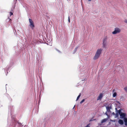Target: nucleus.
I'll list each match as a JSON object with an SVG mask.
<instances>
[{"mask_svg": "<svg viewBox=\"0 0 127 127\" xmlns=\"http://www.w3.org/2000/svg\"><path fill=\"white\" fill-rule=\"evenodd\" d=\"M29 22L30 23L29 26L32 29H33L34 27V25L32 20L30 19H29Z\"/></svg>", "mask_w": 127, "mask_h": 127, "instance_id": "obj_4", "label": "nucleus"}, {"mask_svg": "<svg viewBox=\"0 0 127 127\" xmlns=\"http://www.w3.org/2000/svg\"><path fill=\"white\" fill-rule=\"evenodd\" d=\"M85 100V99H83V100H82V101L80 102V103L81 104H82V103L83 102H84V101Z\"/></svg>", "mask_w": 127, "mask_h": 127, "instance_id": "obj_14", "label": "nucleus"}, {"mask_svg": "<svg viewBox=\"0 0 127 127\" xmlns=\"http://www.w3.org/2000/svg\"><path fill=\"white\" fill-rule=\"evenodd\" d=\"M103 96V94L102 93H100L99 94V95L97 97V100H100L102 98Z\"/></svg>", "mask_w": 127, "mask_h": 127, "instance_id": "obj_5", "label": "nucleus"}, {"mask_svg": "<svg viewBox=\"0 0 127 127\" xmlns=\"http://www.w3.org/2000/svg\"><path fill=\"white\" fill-rule=\"evenodd\" d=\"M105 114H106V115H107V112H106L105 113Z\"/></svg>", "mask_w": 127, "mask_h": 127, "instance_id": "obj_23", "label": "nucleus"}, {"mask_svg": "<svg viewBox=\"0 0 127 127\" xmlns=\"http://www.w3.org/2000/svg\"><path fill=\"white\" fill-rule=\"evenodd\" d=\"M124 89L125 91L127 93V87L124 88Z\"/></svg>", "mask_w": 127, "mask_h": 127, "instance_id": "obj_15", "label": "nucleus"}, {"mask_svg": "<svg viewBox=\"0 0 127 127\" xmlns=\"http://www.w3.org/2000/svg\"><path fill=\"white\" fill-rule=\"evenodd\" d=\"M33 42L34 43H36L37 42V41L35 40H33Z\"/></svg>", "mask_w": 127, "mask_h": 127, "instance_id": "obj_16", "label": "nucleus"}, {"mask_svg": "<svg viewBox=\"0 0 127 127\" xmlns=\"http://www.w3.org/2000/svg\"><path fill=\"white\" fill-rule=\"evenodd\" d=\"M119 123L121 125H122L124 124V122L121 119H120L118 121Z\"/></svg>", "mask_w": 127, "mask_h": 127, "instance_id": "obj_7", "label": "nucleus"}, {"mask_svg": "<svg viewBox=\"0 0 127 127\" xmlns=\"http://www.w3.org/2000/svg\"><path fill=\"white\" fill-rule=\"evenodd\" d=\"M125 22L126 23H127V20H125Z\"/></svg>", "mask_w": 127, "mask_h": 127, "instance_id": "obj_21", "label": "nucleus"}, {"mask_svg": "<svg viewBox=\"0 0 127 127\" xmlns=\"http://www.w3.org/2000/svg\"><path fill=\"white\" fill-rule=\"evenodd\" d=\"M121 109H120L117 111V113L116 114V116L117 117L119 114L120 115V117L121 119H124V118H126V113H123L121 111Z\"/></svg>", "mask_w": 127, "mask_h": 127, "instance_id": "obj_1", "label": "nucleus"}, {"mask_svg": "<svg viewBox=\"0 0 127 127\" xmlns=\"http://www.w3.org/2000/svg\"><path fill=\"white\" fill-rule=\"evenodd\" d=\"M107 111L108 112L111 113L110 109L111 107V106H107L106 107Z\"/></svg>", "mask_w": 127, "mask_h": 127, "instance_id": "obj_6", "label": "nucleus"}, {"mask_svg": "<svg viewBox=\"0 0 127 127\" xmlns=\"http://www.w3.org/2000/svg\"><path fill=\"white\" fill-rule=\"evenodd\" d=\"M117 93L116 92L114 93L113 95V96L114 97H115L117 95Z\"/></svg>", "mask_w": 127, "mask_h": 127, "instance_id": "obj_10", "label": "nucleus"}, {"mask_svg": "<svg viewBox=\"0 0 127 127\" xmlns=\"http://www.w3.org/2000/svg\"><path fill=\"white\" fill-rule=\"evenodd\" d=\"M91 0H88L90 1H91Z\"/></svg>", "mask_w": 127, "mask_h": 127, "instance_id": "obj_26", "label": "nucleus"}, {"mask_svg": "<svg viewBox=\"0 0 127 127\" xmlns=\"http://www.w3.org/2000/svg\"><path fill=\"white\" fill-rule=\"evenodd\" d=\"M106 120V119H104L102 121V123H103L105 122Z\"/></svg>", "mask_w": 127, "mask_h": 127, "instance_id": "obj_13", "label": "nucleus"}, {"mask_svg": "<svg viewBox=\"0 0 127 127\" xmlns=\"http://www.w3.org/2000/svg\"><path fill=\"white\" fill-rule=\"evenodd\" d=\"M125 125L126 126H127V122L125 123Z\"/></svg>", "mask_w": 127, "mask_h": 127, "instance_id": "obj_20", "label": "nucleus"}, {"mask_svg": "<svg viewBox=\"0 0 127 127\" xmlns=\"http://www.w3.org/2000/svg\"><path fill=\"white\" fill-rule=\"evenodd\" d=\"M81 93H80L79 94V95L77 97V99H76V100H77L78 99H79V98L80 97V96H81Z\"/></svg>", "mask_w": 127, "mask_h": 127, "instance_id": "obj_11", "label": "nucleus"}, {"mask_svg": "<svg viewBox=\"0 0 127 127\" xmlns=\"http://www.w3.org/2000/svg\"><path fill=\"white\" fill-rule=\"evenodd\" d=\"M112 114H114V112H113V113H112Z\"/></svg>", "mask_w": 127, "mask_h": 127, "instance_id": "obj_25", "label": "nucleus"}, {"mask_svg": "<svg viewBox=\"0 0 127 127\" xmlns=\"http://www.w3.org/2000/svg\"><path fill=\"white\" fill-rule=\"evenodd\" d=\"M121 31L120 29L118 28H116L115 29L114 31L112 32V33L113 34H116L120 33Z\"/></svg>", "mask_w": 127, "mask_h": 127, "instance_id": "obj_3", "label": "nucleus"}, {"mask_svg": "<svg viewBox=\"0 0 127 127\" xmlns=\"http://www.w3.org/2000/svg\"><path fill=\"white\" fill-rule=\"evenodd\" d=\"M106 46V42H103V48H105Z\"/></svg>", "mask_w": 127, "mask_h": 127, "instance_id": "obj_8", "label": "nucleus"}, {"mask_svg": "<svg viewBox=\"0 0 127 127\" xmlns=\"http://www.w3.org/2000/svg\"><path fill=\"white\" fill-rule=\"evenodd\" d=\"M68 22H69V23H70V17H68Z\"/></svg>", "mask_w": 127, "mask_h": 127, "instance_id": "obj_18", "label": "nucleus"}, {"mask_svg": "<svg viewBox=\"0 0 127 127\" xmlns=\"http://www.w3.org/2000/svg\"><path fill=\"white\" fill-rule=\"evenodd\" d=\"M107 40V38L106 37L103 40V42H106Z\"/></svg>", "mask_w": 127, "mask_h": 127, "instance_id": "obj_9", "label": "nucleus"}, {"mask_svg": "<svg viewBox=\"0 0 127 127\" xmlns=\"http://www.w3.org/2000/svg\"><path fill=\"white\" fill-rule=\"evenodd\" d=\"M9 13H10V16H11V15H12L13 14V13L12 12H10Z\"/></svg>", "mask_w": 127, "mask_h": 127, "instance_id": "obj_17", "label": "nucleus"}, {"mask_svg": "<svg viewBox=\"0 0 127 127\" xmlns=\"http://www.w3.org/2000/svg\"><path fill=\"white\" fill-rule=\"evenodd\" d=\"M77 47H76L75 48V50L76 51L77 50Z\"/></svg>", "mask_w": 127, "mask_h": 127, "instance_id": "obj_22", "label": "nucleus"}, {"mask_svg": "<svg viewBox=\"0 0 127 127\" xmlns=\"http://www.w3.org/2000/svg\"><path fill=\"white\" fill-rule=\"evenodd\" d=\"M90 127V126L89 125H87L85 127Z\"/></svg>", "mask_w": 127, "mask_h": 127, "instance_id": "obj_19", "label": "nucleus"}, {"mask_svg": "<svg viewBox=\"0 0 127 127\" xmlns=\"http://www.w3.org/2000/svg\"><path fill=\"white\" fill-rule=\"evenodd\" d=\"M114 91H115V89H114L113 91V92H114Z\"/></svg>", "mask_w": 127, "mask_h": 127, "instance_id": "obj_24", "label": "nucleus"}, {"mask_svg": "<svg viewBox=\"0 0 127 127\" xmlns=\"http://www.w3.org/2000/svg\"><path fill=\"white\" fill-rule=\"evenodd\" d=\"M102 50V49H98L97 50L95 56L93 58L94 60H96L99 57Z\"/></svg>", "mask_w": 127, "mask_h": 127, "instance_id": "obj_2", "label": "nucleus"}, {"mask_svg": "<svg viewBox=\"0 0 127 127\" xmlns=\"http://www.w3.org/2000/svg\"><path fill=\"white\" fill-rule=\"evenodd\" d=\"M125 123L127 122V118H125L124 119Z\"/></svg>", "mask_w": 127, "mask_h": 127, "instance_id": "obj_12", "label": "nucleus"}]
</instances>
